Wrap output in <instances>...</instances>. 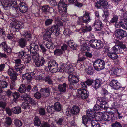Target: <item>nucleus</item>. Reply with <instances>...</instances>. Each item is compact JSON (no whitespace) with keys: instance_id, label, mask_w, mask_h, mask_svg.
I'll use <instances>...</instances> for the list:
<instances>
[{"instance_id":"48","label":"nucleus","mask_w":127,"mask_h":127,"mask_svg":"<svg viewBox=\"0 0 127 127\" xmlns=\"http://www.w3.org/2000/svg\"><path fill=\"white\" fill-rule=\"evenodd\" d=\"M8 85V82L5 80H2L0 81V88H6Z\"/></svg>"},{"instance_id":"2","label":"nucleus","mask_w":127,"mask_h":127,"mask_svg":"<svg viewBox=\"0 0 127 127\" xmlns=\"http://www.w3.org/2000/svg\"><path fill=\"white\" fill-rule=\"evenodd\" d=\"M60 27L57 24L54 25L51 28H47L45 30V33L43 34V37L45 39L47 40L50 38L52 33H54L57 36L60 34Z\"/></svg>"},{"instance_id":"7","label":"nucleus","mask_w":127,"mask_h":127,"mask_svg":"<svg viewBox=\"0 0 127 127\" xmlns=\"http://www.w3.org/2000/svg\"><path fill=\"white\" fill-rule=\"evenodd\" d=\"M33 59L36 67H40L44 65L45 62L44 58L43 57L40 56L38 54L33 56Z\"/></svg>"},{"instance_id":"49","label":"nucleus","mask_w":127,"mask_h":127,"mask_svg":"<svg viewBox=\"0 0 127 127\" xmlns=\"http://www.w3.org/2000/svg\"><path fill=\"white\" fill-rule=\"evenodd\" d=\"M38 114L40 116H44L46 114V110L43 107L39 108L38 110Z\"/></svg>"},{"instance_id":"38","label":"nucleus","mask_w":127,"mask_h":127,"mask_svg":"<svg viewBox=\"0 0 127 127\" xmlns=\"http://www.w3.org/2000/svg\"><path fill=\"white\" fill-rule=\"evenodd\" d=\"M43 80L45 82L47 83L49 85H52L53 83L51 77L49 75H46L43 78Z\"/></svg>"},{"instance_id":"51","label":"nucleus","mask_w":127,"mask_h":127,"mask_svg":"<svg viewBox=\"0 0 127 127\" xmlns=\"http://www.w3.org/2000/svg\"><path fill=\"white\" fill-rule=\"evenodd\" d=\"M55 55L57 56H60L63 54V52L61 49H56L54 51Z\"/></svg>"},{"instance_id":"55","label":"nucleus","mask_w":127,"mask_h":127,"mask_svg":"<svg viewBox=\"0 0 127 127\" xmlns=\"http://www.w3.org/2000/svg\"><path fill=\"white\" fill-rule=\"evenodd\" d=\"M53 21L52 18H48L45 20V25L46 26H48L50 25Z\"/></svg>"},{"instance_id":"56","label":"nucleus","mask_w":127,"mask_h":127,"mask_svg":"<svg viewBox=\"0 0 127 127\" xmlns=\"http://www.w3.org/2000/svg\"><path fill=\"white\" fill-rule=\"evenodd\" d=\"M38 91V87L37 86H35L32 87L30 93L32 95L34 94Z\"/></svg>"},{"instance_id":"62","label":"nucleus","mask_w":127,"mask_h":127,"mask_svg":"<svg viewBox=\"0 0 127 127\" xmlns=\"http://www.w3.org/2000/svg\"><path fill=\"white\" fill-rule=\"evenodd\" d=\"M12 95L14 101H16L20 97V94L18 92H15L12 94Z\"/></svg>"},{"instance_id":"33","label":"nucleus","mask_w":127,"mask_h":127,"mask_svg":"<svg viewBox=\"0 0 127 127\" xmlns=\"http://www.w3.org/2000/svg\"><path fill=\"white\" fill-rule=\"evenodd\" d=\"M24 38H25L27 41H30L32 37L31 33L27 31L24 32L23 34Z\"/></svg>"},{"instance_id":"57","label":"nucleus","mask_w":127,"mask_h":127,"mask_svg":"<svg viewBox=\"0 0 127 127\" xmlns=\"http://www.w3.org/2000/svg\"><path fill=\"white\" fill-rule=\"evenodd\" d=\"M63 32L64 35L68 36L70 35L72 33V32L70 29L67 28L64 29Z\"/></svg>"},{"instance_id":"22","label":"nucleus","mask_w":127,"mask_h":127,"mask_svg":"<svg viewBox=\"0 0 127 127\" xmlns=\"http://www.w3.org/2000/svg\"><path fill=\"white\" fill-rule=\"evenodd\" d=\"M86 114L88 119L93 120L96 116V114L95 110L93 109H90L87 110Z\"/></svg>"},{"instance_id":"63","label":"nucleus","mask_w":127,"mask_h":127,"mask_svg":"<svg viewBox=\"0 0 127 127\" xmlns=\"http://www.w3.org/2000/svg\"><path fill=\"white\" fill-rule=\"evenodd\" d=\"M14 124L17 127H22V122L20 120L16 119L15 121Z\"/></svg>"},{"instance_id":"18","label":"nucleus","mask_w":127,"mask_h":127,"mask_svg":"<svg viewBox=\"0 0 127 127\" xmlns=\"http://www.w3.org/2000/svg\"><path fill=\"white\" fill-rule=\"evenodd\" d=\"M108 97L106 96L98 97L97 99V103L101 105V107L106 109L108 107Z\"/></svg>"},{"instance_id":"32","label":"nucleus","mask_w":127,"mask_h":127,"mask_svg":"<svg viewBox=\"0 0 127 127\" xmlns=\"http://www.w3.org/2000/svg\"><path fill=\"white\" fill-rule=\"evenodd\" d=\"M67 85L65 83L59 84L58 86V90L61 92L65 93L66 91Z\"/></svg>"},{"instance_id":"13","label":"nucleus","mask_w":127,"mask_h":127,"mask_svg":"<svg viewBox=\"0 0 127 127\" xmlns=\"http://www.w3.org/2000/svg\"><path fill=\"white\" fill-rule=\"evenodd\" d=\"M13 24L11 30H12L13 32H16L19 31L22 27V24L20 21H17L15 19H12Z\"/></svg>"},{"instance_id":"50","label":"nucleus","mask_w":127,"mask_h":127,"mask_svg":"<svg viewBox=\"0 0 127 127\" xmlns=\"http://www.w3.org/2000/svg\"><path fill=\"white\" fill-rule=\"evenodd\" d=\"M30 107V104L26 101L23 102L22 104V107L24 109H28Z\"/></svg>"},{"instance_id":"24","label":"nucleus","mask_w":127,"mask_h":127,"mask_svg":"<svg viewBox=\"0 0 127 127\" xmlns=\"http://www.w3.org/2000/svg\"><path fill=\"white\" fill-rule=\"evenodd\" d=\"M67 43L72 50H77L78 45L76 43L74 42L73 40H70L68 41Z\"/></svg>"},{"instance_id":"40","label":"nucleus","mask_w":127,"mask_h":127,"mask_svg":"<svg viewBox=\"0 0 127 127\" xmlns=\"http://www.w3.org/2000/svg\"><path fill=\"white\" fill-rule=\"evenodd\" d=\"M97 40L96 39H92L90 40L88 42L89 45L93 48H95Z\"/></svg>"},{"instance_id":"15","label":"nucleus","mask_w":127,"mask_h":127,"mask_svg":"<svg viewBox=\"0 0 127 127\" xmlns=\"http://www.w3.org/2000/svg\"><path fill=\"white\" fill-rule=\"evenodd\" d=\"M0 47L4 53H6L7 55L11 54L12 48L7 44L6 41L3 42L0 44Z\"/></svg>"},{"instance_id":"54","label":"nucleus","mask_w":127,"mask_h":127,"mask_svg":"<svg viewBox=\"0 0 127 127\" xmlns=\"http://www.w3.org/2000/svg\"><path fill=\"white\" fill-rule=\"evenodd\" d=\"M120 24L123 28H125L127 30V21H125V20H121Z\"/></svg>"},{"instance_id":"14","label":"nucleus","mask_w":127,"mask_h":127,"mask_svg":"<svg viewBox=\"0 0 127 127\" xmlns=\"http://www.w3.org/2000/svg\"><path fill=\"white\" fill-rule=\"evenodd\" d=\"M78 77L73 75H70L68 77V80L69 85V87L71 90L74 89V85L78 83L79 80Z\"/></svg>"},{"instance_id":"20","label":"nucleus","mask_w":127,"mask_h":127,"mask_svg":"<svg viewBox=\"0 0 127 127\" xmlns=\"http://www.w3.org/2000/svg\"><path fill=\"white\" fill-rule=\"evenodd\" d=\"M51 91V88L48 87L44 88H41L39 91L43 97L46 98L49 95Z\"/></svg>"},{"instance_id":"43","label":"nucleus","mask_w":127,"mask_h":127,"mask_svg":"<svg viewBox=\"0 0 127 127\" xmlns=\"http://www.w3.org/2000/svg\"><path fill=\"white\" fill-rule=\"evenodd\" d=\"M92 29V28L90 26H84L81 28L83 32L84 33L90 32Z\"/></svg>"},{"instance_id":"26","label":"nucleus","mask_w":127,"mask_h":127,"mask_svg":"<svg viewBox=\"0 0 127 127\" xmlns=\"http://www.w3.org/2000/svg\"><path fill=\"white\" fill-rule=\"evenodd\" d=\"M33 75L32 72H27L23 74L22 78L23 79L26 80L27 82H29L33 79Z\"/></svg>"},{"instance_id":"39","label":"nucleus","mask_w":127,"mask_h":127,"mask_svg":"<svg viewBox=\"0 0 127 127\" xmlns=\"http://www.w3.org/2000/svg\"><path fill=\"white\" fill-rule=\"evenodd\" d=\"M26 52L25 50H21L18 53L17 55L19 58L23 59L26 55Z\"/></svg>"},{"instance_id":"6","label":"nucleus","mask_w":127,"mask_h":127,"mask_svg":"<svg viewBox=\"0 0 127 127\" xmlns=\"http://www.w3.org/2000/svg\"><path fill=\"white\" fill-rule=\"evenodd\" d=\"M67 5L63 0H60L58 3V13L62 17H64L67 13Z\"/></svg>"},{"instance_id":"23","label":"nucleus","mask_w":127,"mask_h":127,"mask_svg":"<svg viewBox=\"0 0 127 127\" xmlns=\"http://www.w3.org/2000/svg\"><path fill=\"white\" fill-rule=\"evenodd\" d=\"M18 8L21 13H25L27 12L28 10L27 5L24 2H21L18 5Z\"/></svg>"},{"instance_id":"9","label":"nucleus","mask_w":127,"mask_h":127,"mask_svg":"<svg viewBox=\"0 0 127 127\" xmlns=\"http://www.w3.org/2000/svg\"><path fill=\"white\" fill-rule=\"evenodd\" d=\"M117 118V117L115 115L114 113L112 112H109L108 113H104L103 114L100 119V121L102 120L106 121H109L111 120V121H113Z\"/></svg>"},{"instance_id":"53","label":"nucleus","mask_w":127,"mask_h":127,"mask_svg":"<svg viewBox=\"0 0 127 127\" xmlns=\"http://www.w3.org/2000/svg\"><path fill=\"white\" fill-rule=\"evenodd\" d=\"M25 85L22 84L20 85L18 89V91L21 93H24L26 91Z\"/></svg>"},{"instance_id":"64","label":"nucleus","mask_w":127,"mask_h":127,"mask_svg":"<svg viewBox=\"0 0 127 127\" xmlns=\"http://www.w3.org/2000/svg\"><path fill=\"white\" fill-rule=\"evenodd\" d=\"M112 127H122L120 123L116 121L114 123H112L111 125Z\"/></svg>"},{"instance_id":"28","label":"nucleus","mask_w":127,"mask_h":127,"mask_svg":"<svg viewBox=\"0 0 127 127\" xmlns=\"http://www.w3.org/2000/svg\"><path fill=\"white\" fill-rule=\"evenodd\" d=\"M93 87L95 90H96L100 87L102 84V80L99 79H97L93 80Z\"/></svg>"},{"instance_id":"30","label":"nucleus","mask_w":127,"mask_h":127,"mask_svg":"<svg viewBox=\"0 0 127 127\" xmlns=\"http://www.w3.org/2000/svg\"><path fill=\"white\" fill-rule=\"evenodd\" d=\"M90 13L89 12L86 11L85 12L83 16H81L83 19L84 22L86 23H88L90 20L89 16Z\"/></svg>"},{"instance_id":"21","label":"nucleus","mask_w":127,"mask_h":127,"mask_svg":"<svg viewBox=\"0 0 127 127\" xmlns=\"http://www.w3.org/2000/svg\"><path fill=\"white\" fill-rule=\"evenodd\" d=\"M103 24L102 22L99 20H95L93 24L94 29L96 31H100L103 27Z\"/></svg>"},{"instance_id":"16","label":"nucleus","mask_w":127,"mask_h":127,"mask_svg":"<svg viewBox=\"0 0 127 127\" xmlns=\"http://www.w3.org/2000/svg\"><path fill=\"white\" fill-rule=\"evenodd\" d=\"M95 5L98 9L103 8L104 9H109L112 8V6L109 5L107 2H103V0H100L99 1L97 2L95 4Z\"/></svg>"},{"instance_id":"45","label":"nucleus","mask_w":127,"mask_h":127,"mask_svg":"<svg viewBox=\"0 0 127 127\" xmlns=\"http://www.w3.org/2000/svg\"><path fill=\"white\" fill-rule=\"evenodd\" d=\"M100 121L99 120L93 119V120H92V124L93 127H101V126L100 125Z\"/></svg>"},{"instance_id":"41","label":"nucleus","mask_w":127,"mask_h":127,"mask_svg":"<svg viewBox=\"0 0 127 127\" xmlns=\"http://www.w3.org/2000/svg\"><path fill=\"white\" fill-rule=\"evenodd\" d=\"M90 46L89 45L88 43L87 42L85 43H83L81 45V49L83 51L86 50H90Z\"/></svg>"},{"instance_id":"35","label":"nucleus","mask_w":127,"mask_h":127,"mask_svg":"<svg viewBox=\"0 0 127 127\" xmlns=\"http://www.w3.org/2000/svg\"><path fill=\"white\" fill-rule=\"evenodd\" d=\"M51 7H50L48 5H45L42 7L41 9L42 12L43 14L48 15L50 13V9Z\"/></svg>"},{"instance_id":"5","label":"nucleus","mask_w":127,"mask_h":127,"mask_svg":"<svg viewBox=\"0 0 127 127\" xmlns=\"http://www.w3.org/2000/svg\"><path fill=\"white\" fill-rule=\"evenodd\" d=\"M126 97L125 95L119 94V93L117 91H115L113 94V98L115 101L114 103V105L118 106L122 101L126 100Z\"/></svg>"},{"instance_id":"19","label":"nucleus","mask_w":127,"mask_h":127,"mask_svg":"<svg viewBox=\"0 0 127 127\" xmlns=\"http://www.w3.org/2000/svg\"><path fill=\"white\" fill-rule=\"evenodd\" d=\"M39 50V46L35 43H31L29 45V48L28 50L33 56L38 54L37 52Z\"/></svg>"},{"instance_id":"44","label":"nucleus","mask_w":127,"mask_h":127,"mask_svg":"<svg viewBox=\"0 0 127 127\" xmlns=\"http://www.w3.org/2000/svg\"><path fill=\"white\" fill-rule=\"evenodd\" d=\"M14 68L16 71H19V72L21 73V71L25 68V67L24 65L21 64L19 65H15Z\"/></svg>"},{"instance_id":"25","label":"nucleus","mask_w":127,"mask_h":127,"mask_svg":"<svg viewBox=\"0 0 127 127\" xmlns=\"http://www.w3.org/2000/svg\"><path fill=\"white\" fill-rule=\"evenodd\" d=\"M43 39L47 41L46 43V47L48 49H53L55 47V45L54 44L51 42V37H50V38H47V40H45L44 39L43 37Z\"/></svg>"},{"instance_id":"10","label":"nucleus","mask_w":127,"mask_h":127,"mask_svg":"<svg viewBox=\"0 0 127 127\" xmlns=\"http://www.w3.org/2000/svg\"><path fill=\"white\" fill-rule=\"evenodd\" d=\"M105 63L102 59H98L95 61L93 63L95 69L97 71H99L104 68Z\"/></svg>"},{"instance_id":"12","label":"nucleus","mask_w":127,"mask_h":127,"mask_svg":"<svg viewBox=\"0 0 127 127\" xmlns=\"http://www.w3.org/2000/svg\"><path fill=\"white\" fill-rule=\"evenodd\" d=\"M114 34L117 39L121 40L124 38L126 37L127 36L126 31L120 29H117L115 31Z\"/></svg>"},{"instance_id":"34","label":"nucleus","mask_w":127,"mask_h":127,"mask_svg":"<svg viewBox=\"0 0 127 127\" xmlns=\"http://www.w3.org/2000/svg\"><path fill=\"white\" fill-rule=\"evenodd\" d=\"M33 54H26L23 59L24 63L26 64H28L30 63L31 61L32 58H33Z\"/></svg>"},{"instance_id":"60","label":"nucleus","mask_w":127,"mask_h":127,"mask_svg":"<svg viewBox=\"0 0 127 127\" xmlns=\"http://www.w3.org/2000/svg\"><path fill=\"white\" fill-rule=\"evenodd\" d=\"M94 109L96 111H100L102 109H104L103 107H101V106L99 105V104L95 105L94 107Z\"/></svg>"},{"instance_id":"29","label":"nucleus","mask_w":127,"mask_h":127,"mask_svg":"<svg viewBox=\"0 0 127 127\" xmlns=\"http://www.w3.org/2000/svg\"><path fill=\"white\" fill-rule=\"evenodd\" d=\"M109 85L111 87L116 90L119 88L120 84L116 80H113L110 82Z\"/></svg>"},{"instance_id":"42","label":"nucleus","mask_w":127,"mask_h":127,"mask_svg":"<svg viewBox=\"0 0 127 127\" xmlns=\"http://www.w3.org/2000/svg\"><path fill=\"white\" fill-rule=\"evenodd\" d=\"M33 123L36 126L39 127L41 125V121L38 117L37 116H35L33 120Z\"/></svg>"},{"instance_id":"52","label":"nucleus","mask_w":127,"mask_h":127,"mask_svg":"<svg viewBox=\"0 0 127 127\" xmlns=\"http://www.w3.org/2000/svg\"><path fill=\"white\" fill-rule=\"evenodd\" d=\"M81 96V98L83 99H85L87 98L89 95V92L87 89L84 90V92Z\"/></svg>"},{"instance_id":"27","label":"nucleus","mask_w":127,"mask_h":127,"mask_svg":"<svg viewBox=\"0 0 127 127\" xmlns=\"http://www.w3.org/2000/svg\"><path fill=\"white\" fill-rule=\"evenodd\" d=\"M56 123L59 126L64 125L66 124L67 121L65 118L62 117L56 120Z\"/></svg>"},{"instance_id":"37","label":"nucleus","mask_w":127,"mask_h":127,"mask_svg":"<svg viewBox=\"0 0 127 127\" xmlns=\"http://www.w3.org/2000/svg\"><path fill=\"white\" fill-rule=\"evenodd\" d=\"M39 44L41 51L43 54H45L47 50L45 47V46L46 47V43H45V42H43L41 43H39Z\"/></svg>"},{"instance_id":"11","label":"nucleus","mask_w":127,"mask_h":127,"mask_svg":"<svg viewBox=\"0 0 127 127\" xmlns=\"http://www.w3.org/2000/svg\"><path fill=\"white\" fill-rule=\"evenodd\" d=\"M58 64L54 60L51 59L48 62V68L52 73H55L58 71Z\"/></svg>"},{"instance_id":"8","label":"nucleus","mask_w":127,"mask_h":127,"mask_svg":"<svg viewBox=\"0 0 127 127\" xmlns=\"http://www.w3.org/2000/svg\"><path fill=\"white\" fill-rule=\"evenodd\" d=\"M80 111L79 107L78 106L74 105L71 109H68L66 113L68 116H75L79 114Z\"/></svg>"},{"instance_id":"17","label":"nucleus","mask_w":127,"mask_h":127,"mask_svg":"<svg viewBox=\"0 0 127 127\" xmlns=\"http://www.w3.org/2000/svg\"><path fill=\"white\" fill-rule=\"evenodd\" d=\"M22 100L26 101L32 105H35L36 102L33 98H31L30 95L26 93H25L21 96Z\"/></svg>"},{"instance_id":"46","label":"nucleus","mask_w":127,"mask_h":127,"mask_svg":"<svg viewBox=\"0 0 127 127\" xmlns=\"http://www.w3.org/2000/svg\"><path fill=\"white\" fill-rule=\"evenodd\" d=\"M12 111L14 114H19L21 112L20 107H15L12 108Z\"/></svg>"},{"instance_id":"58","label":"nucleus","mask_w":127,"mask_h":127,"mask_svg":"<svg viewBox=\"0 0 127 127\" xmlns=\"http://www.w3.org/2000/svg\"><path fill=\"white\" fill-rule=\"evenodd\" d=\"M122 71L121 69H119L117 68H115L114 70L113 71V73L115 75H118L121 74Z\"/></svg>"},{"instance_id":"47","label":"nucleus","mask_w":127,"mask_h":127,"mask_svg":"<svg viewBox=\"0 0 127 127\" xmlns=\"http://www.w3.org/2000/svg\"><path fill=\"white\" fill-rule=\"evenodd\" d=\"M97 41L95 49H100L103 47V43L100 40H97Z\"/></svg>"},{"instance_id":"36","label":"nucleus","mask_w":127,"mask_h":127,"mask_svg":"<svg viewBox=\"0 0 127 127\" xmlns=\"http://www.w3.org/2000/svg\"><path fill=\"white\" fill-rule=\"evenodd\" d=\"M53 109L55 111L59 112L61 111L62 109L61 105L60 103L57 102L55 103L54 105H53Z\"/></svg>"},{"instance_id":"3","label":"nucleus","mask_w":127,"mask_h":127,"mask_svg":"<svg viewBox=\"0 0 127 127\" xmlns=\"http://www.w3.org/2000/svg\"><path fill=\"white\" fill-rule=\"evenodd\" d=\"M8 75L11 76L10 78L11 81L10 82V88L11 90L15 88L16 86L15 81L17 79L18 75L15 71L13 68H9L8 70Z\"/></svg>"},{"instance_id":"31","label":"nucleus","mask_w":127,"mask_h":127,"mask_svg":"<svg viewBox=\"0 0 127 127\" xmlns=\"http://www.w3.org/2000/svg\"><path fill=\"white\" fill-rule=\"evenodd\" d=\"M18 45L21 48H24L27 44V41L25 38H21L17 41Z\"/></svg>"},{"instance_id":"4","label":"nucleus","mask_w":127,"mask_h":127,"mask_svg":"<svg viewBox=\"0 0 127 127\" xmlns=\"http://www.w3.org/2000/svg\"><path fill=\"white\" fill-rule=\"evenodd\" d=\"M58 71L60 72H65L68 73H72L74 71V69L71 64L67 65L63 63L58 64Z\"/></svg>"},{"instance_id":"59","label":"nucleus","mask_w":127,"mask_h":127,"mask_svg":"<svg viewBox=\"0 0 127 127\" xmlns=\"http://www.w3.org/2000/svg\"><path fill=\"white\" fill-rule=\"evenodd\" d=\"M6 36L7 39L10 41H13L14 39V34L12 33L7 34Z\"/></svg>"},{"instance_id":"1","label":"nucleus","mask_w":127,"mask_h":127,"mask_svg":"<svg viewBox=\"0 0 127 127\" xmlns=\"http://www.w3.org/2000/svg\"><path fill=\"white\" fill-rule=\"evenodd\" d=\"M126 48L125 45L122 43L115 45L112 48L111 52L108 53V56L113 60L116 59L118 57L117 54L124 53Z\"/></svg>"},{"instance_id":"61","label":"nucleus","mask_w":127,"mask_h":127,"mask_svg":"<svg viewBox=\"0 0 127 127\" xmlns=\"http://www.w3.org/2000/svg\"><path fill=\"white\" fill-rule=\"evenodd\" d=\"M6 36L5 32L3 28L0 29V39L4 38Z\"/></svg>"}]
</instances>
